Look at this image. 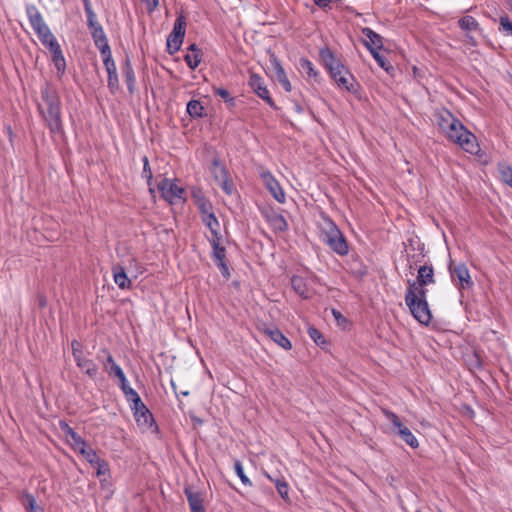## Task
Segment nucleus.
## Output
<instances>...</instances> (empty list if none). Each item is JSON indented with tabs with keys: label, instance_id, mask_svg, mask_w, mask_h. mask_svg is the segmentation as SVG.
Returning a JSON list of instances; mask_svg holds the SVG:
<instances>
[{
	"label": "nucleus",
	"instance_id": "nucleus-1",
	"mask_svg": "<svg viewBox=\"0 0 512 512\" xmlns=\"http://www.w3.org/2000/svg\"><path fill=\"white\" fill-rule=\"evenodd\" d=\"M319 58L324 67L329 72L331 78L340 88L346 89L348 92H356L358 83L355 82L354 76L338 59L329 47H323L319 51Z\"/></svg>",
	"mask_w": 512,
	"mask_h": 512
},
{
	"label": "nucleus",
	"instance_id": "nucleus-2",
	"mask_svg": "<svg viewBox=\"0 0 512 512\" xmlns=\"http://www.w3.org/2000/svg\"><path fill=\"white\" fill-rule=\"evenodd\" d=\"M43 103L40 105L43 117L53 134L54 138L64 137L62 131V120H61V103L57 96L53 95L48 89L43 91Z\"/></svg>",
	"mask_w": 512,
	"mask_h": 512
},
{
	"label": "nucleus",
	"instance_id": "nucleus-3",
	"mask_svg": "<svg viewBox=\"0 0 512 512\" xmlns=\"http://www.w3.org/2000/svg\"><path fill=\"white\" fill-rule=\"evenodd\" d=\"M443 133L450 141L458 144L466 152L478 154L480 148L475 135L468 131L457 118L455 119V123L449 124V128Z\"/></svg>",
	"mask_w": 512,
	"mask_h": 512
},
{
	"label": "nucleus",
	"instance_id": "nucleus-4",
	"mask_svg": "<svg viewBox=\"0 0 512 512\" xmlns=\"http://www.w3.org/2000/svg\"><path fill=\"white\" fill-rule=\"evenodd\" d=\"M324 220L326 226L323 229V241L338 255H347L349 247L345 236L329 217H324Z\"/></svg>",
	"mask_w": 512,
	"mask_h": 512
},
{
	"label": "nucleus",
	"instance_id": "nucleus-5",
	"mask_svg": "<svg viewBox=\"0 0 512 512\" xmlns=\"http://www.w3.org/2000/svg\"><path fill=\"white\" fill-rule=\"evenodd\" d=\"M405 303L412 316L422 325L428 326L432 320V313L427 300H416L412 291L405 293Z\"/></svg>",
	"mask_w": 512,
	"mask_h": 512
},
{
	"label": "nucleus",
	"instance_id": "nucleus-6",
	"mask_svg": "<svg viewBox=\"0 0 512 512\" xmlns=\"http://www.w3.org/2000/svg\"><path fill=\"white\" fill-rule=\"evenodd\" d=\"M186 17L183 12L179 13L171 33L167 37L166 51L173 55L180 50L186 33Z\"/></svg>",
	"mask_w": 512,
	"mask_h": 512
},
{
	"label": "nucleus",
	"instance_id": "nucleus-7",
	"mask_svg": "<svg viewBox=\"0 0 512 512\" xmlns=\"http://www.w3.org/2000/svg\"><path fill=\"white\" fill-rule=\"evenodd\" d=\"M72 356L83 373L88 375L91 379H95L98 374V367L93 360L85 357L83 344L77 340L71 342Z\"/></svg>",
	"mask_w": 512,
	"mask_h": 512
},
{
	"label": "nucleus",
	"instance_id": "nucleus-8",
	"mask_svg": "<svg viewBox=\"0 0 512 512\" xmlns=\"http://www.w3.org/2000/svg\"><path fill=\"white\" fill-rule=\"evenodd\" d=\"M38 38L42 42L44 46H46L53 56V61L58 70H61V67L64 68V58L62 56V50L57 42L56 38L50 32L48 26L41 29V32H36Z\"/></svg>",
	"mask_w": 512,
	"mask_h": 512
},
{
	"label": "nucleus",
	"instance_id": "nucleus-9",
	"mask_svg": "<svg viewBox=\"0 0 512 512\" xmlns=\"http://www.w3.org/2000/svg\"><path fill=\"white\" fill-rule=\"evenodd\" d=\"M384 414L393 424L394 432L411 448L416 449L419 443L411 430L402 424L400 418L394 412L384 410Z\"/></svg>",
	"mask_w": 512,
	"mask_h": 512
},
{
	"label": "nucleus",
	"instance_id": "nucleus-10",
	"mask_svg": "<svg viewBox=\"0 0 512 512\" xmlns=\"http://www.w3.org/2000/svg\"><path fill=\"white\" fill-rule=\"evenodd\" d=\"M211 172L214 176L215 181L222 188V190L231 195L234 190V184L230 179L229 172L226 167L220 162L218 157H215L212 161Z\"/></svg>",
	"mask_w": 512,
	"mask_h": 512
},
{
	"label": "nucleus",
	"instance_id": "nucleus-11",
	"mask_svg": "<svg viewBox=\"0 0 512 512\" xmlns=\"http://www.w3.org/2000/svg\"><path fill=\"white\" fill-rule=\"evenodd\" d=\"M449 272H450L452 281L457 285V287L460 290L472 288L473 281L471 279L469 270L464 263H460L458 265H453V263L450 262Z\"/></svg>",
	"mask_w": 512,
	"mask_h": 512
},
{
	"label": "nucleus",
	"instance_id": "nucleus-12",
	"mask_svg": "<svg viewBox=\"0 0 512 512\" xmlns=\"http://www.w3.org/2000/svg\"><path fill=\"white\" fill-rule=\"evenodd\" d=\"M157 188L160 191L161 196L171 204L175 203L177 199L184 198L185 189L178 186L168 178L162 179L158 183Z\"/></svg>",
	"mask_w": 512,
	"mask_h": 512
},
{
	"label": "nucleus",
	"instance_id": "nucleus-13",
	"mask_svg": "<svg viewBox=\"0 0 512 512\" xmlns=\"http://www.w3.org/2000/svg\"><path fill=\"white\" fill-rule=\"evenodd\" d=\"M249 86L252 88L254 93L263 99L271 108L275 110L278 109L260 75L252 73L249 78Z\"/></svg>",
	"mask_w": 512,
	"mask_h": 512
},
{
	"label": "nucleus",
	"instance_id": "nucleus-14",
	"mask_svg": "<svg viewBox=\"0 0 512 512\" xmlns=\"http://www.w3.org/2000/svg\"><path fill=\"white\" fill-rule=\"evenodd\" d=\"M260 212L275 232H284L288 229V223L284 216L276 212L273 207H262Z\"/></svg>",
	"mask_w": 512,
	"mask_h": 512
},
{
	"label": "nucleus",
	"instance_id": "nucleus-15",
	"mask_svg": "<svg viewBox=\"0 0 512 512\" xmlns=\"http://www.w3.org/2000/svg\"><path fill=\"white\" fill-rule=\"evenodd\" d=\"M266 189L271 193L275 200L279 203H285L286 196L285 193L280 186L279 182L273 177V175L269 172H263L260 175Z\"/></svg>",
	"mask_w": 512,
	"mask_h": 512
},
{
	"label": "nucleus",
	"instance_id": "nucleus-16",
	"mask_svg": "<svg viewBox=\"0 0 512 512\" xmlns=\"http://www.w3.org/2000/svg\"><path fill=\"white\" fill-rule=\"evenodd\" d=\"M101 353L106 357L105 360H102L105 371L110 376L113 375L119 379V386L127 383V379L122 368L116 364L112 354L107 349H102Z\"/></svg>",
	"mask_w": 512,
	"mask_h": 512
},
{
	"label": "nucleus",
	"instance_id": "nucleus-17",
	"mask_svg": "<svg viewBox=\"0 0 512 512\" xmlns=\"http://www.w3.org/2000/svg\"><path fill=\"white\" fill-rule=\"evenodd\" d=\"M95 46L100 50L103 57L111 55L108 39L101 24L89 28Z\"/></svg>",
	"mask_w": 512,
	"mask_h": 512
},
{
	"label": "nucleus",
	"instance_id": "nucleus-18",
	"mask_svg": "<svg viewBox=\"0 0 512 512\" xmlns=\"http://www.w3.org/2000/svg\"><path fill=\"white\" fill-rule=\"evenodd\" d=\"M131 410L133 411V415L138 426L149 428L153 424H155V420L152 413L143 403V401L140 403L139 406H131Z\"/></svg>",
	"mask_w": 512,
	"mask_h": 512
},
{
	"label": "nucleus",
	"instance_id": "nucleus-19",
	"mask_svg": "<svg viewBox=\"0 0 512 512\" xmlns=\"http://www.w3.org/2000/svg\"><path fill=\"white\" fill-rule=\"evenodd\" d=\"M103 63L108 74V87L112 93H115L119 89V81L112 54L103 57Z\"/></svg>",
	"mask_w": 512,
	"mask_h": 512
},
{
	"label": "nucleus",
	"instance_id": "nucleus-20",
	"mask_svg": "<svg viewBox=\"0 0 512 512\" xmlns=\"http://www.w3.org/2000/svg\"><path fill=\"white\" fill-rule=\"evenodd\" d=\"M361 32L367 38V40L363 41V45L369 52L370 49L378 51L383 48V37L380 34L376 33L369 27L362 28Z\"/></svg>",
	"mask_w": 512,
	"mask_h": 512
},
{
	"label": "nucleus",
	"instance_id": "nucleus-21",
	"mask_svg": "<svg viewBox=\"0 0 512 512\" xmlns=\"http://www.w3.org/2000/svg\"><path fill=\"white\" fill-rule=\"evenodd\" d=\"M407 283H416L417 286H427L435 283L434 269L432 265H422L418 269L416 280H408Z\"/></svg>",
	"mask_w": 512,
	"mask_h": 512
},
{
	"label": "nucleus",
	"instance_id": "nucleus-22",
	"mask_svg": "<svg viewBox=\"0 0 512 512\" xmlns=\"http://www.w3.org/2000/svg\"><path fill=\"white\" fill-rule=\"evenodd\" d=\"M263 332L281 348L285 350H290L292 348L291 341L277 327L266 326L264 327Z\"/></svg>",
	"mask_w": 512,
	"mask_h": 512
},
{
	"label": "nucleus",
	"instance_id": "nucleus-23",
	"mask_svg": "<svg viewBox=\"0 0 512 512\" xmlns=\"http://www.w3.org/2000/svg\"><path fill=\"white\" fill-rule=\"evenodd\" d=\"M184 494L189 503L191 512H206L201 493L194 491L190 486H185Z\"/></svg>",
	"mask_w": 512,
	"mask_h": 512
},
{
	"label": "nucleus",
	"instance_id": "nucleus-24",
	"mask_svg": "<svg viewBox=\"0 0 512 512\" xmlns=\"http://www.w3.org/2000/svg\"><path fill=\"white\" fill-rule=\"evenodd\" d=\"M26 14L35 33L41 32V29L47 26L42 18L41 13L34 5H26Z\"/></svg>",
	"mask_w": 512,
	"mask_h": 512
},
{
	"label": "nucleus",
	"instance_id": "nucleus-25",
	"mask_svg": "<svg viewBox=\"0 0 512 512\" xmlns=\"http://www.w3.org/2000/svg\"><path fill=\"white\" fill-rule=\"evenodd\" d=\"M66 443H68L70 447L79 454L81 451H84V448L88 445L87 442L68 424H66Z\"/></svg>",
	"mask_w": 512,
	"mask_h": 512
},
{
	"label": "nucleus",
	"instance_id": "nucleus-26",
	"mask_svg": "<svg viewBox=\"0 0 512 512\" xmlns=\"http://www.w3.org/2000/svg\"><path fill=\"white\" fill-rule=\"evenodd\" d=\"M122 73L127 84V89L131 95L135 92L136 86V78L135 73L131 64L129 57L125 58V61L122 65Z\"/></svg>",
	"mask_w": 512,
	"mask_h": 512
},
{
	"label": "nucleus",
	"instance_id": "nucleus-27",
	"mask_svg": "<svg viewBox=\"0 0 512 512\" xmlns=\"http://www.w3.org/2000/svg\"><path fill=\"white\" fill-rule=\"evenodd\" d=\"M434 117L439 129L442 132L449 128V124L455 123L456 119V117L447 109L438 110Z\"/></svg>",
	"mask_w": 512,
	"mask_h": 512
},
{
	"label": "nucleus",
	"instance_id": "nucleus-28",
	"mask_svg": "<svg viewBox=\"0 0 512 512\" xmlns=\"http://www.w3.org/2000/svg\"><path fill=\"white\" fill-rule=\"evenodd\" d=\"M115 283L120 289H129L132 285L131 280L128 278L125 269L121 265H115L112 269Z\"/></svg>",
	"mask_w": 512,
	"mask_h": 512
},
{
	"label": "nucleus",
	"instance_id": "nucleus-29",
	"mask_svg": "<svg viewBox=\"0 0 512 512\" xmlns=\"http://www.w3.org/2000/svg\"><path fill=\"white\" fill-rule=\"evenodd\" d=\"M291 285L296 294H298L303 299H308L310 297L307 283L303 277L294 275L291 278Z\"/></svg>",
	"mask_w": 512,
	"mask_h": 512
},
{
	"label": "nucleus",
	"instance_id": "nucleus-30",
	"mask_svg": "<svg viewBox=\"0 0 512 512\" xmlns=\"http://www.w3.org/2000/svg\"><path fill=\"white\" fill-rule=\"evenodd\" d=\"M187 113L193 119L203 118L206 116L205 108L199 100H190L187 103Z\"/></svg>",
	"mask_w": 512,
	"mask_h": 512
},
{
	"label": "nucleus",
	"instance_id": "nucleus-31",
	"mask_svg": "<svg viewBox=\"0 0 512 512\" xmlns=\"http://www.w3.org/2000/svg\"><path fill=\"white\" fill-rule=\"evenodd\" d=\"M300 70L305 72L308 77L313 78L315 82H320V74L314 69V66L307 58H300L299 61Z\"/></svg>",
	"mask_w": 512,
	"mask_h": 512
},
{
	"label": "nucleus",
	"instance_id": "nucleus-32",
	"mask_svg": "<svg viewBox=\"0 0 512 512\" xmlns=\"http://www.w3.org/2000/svg\"><path fill=\"white\" fill-rule=\"evenodd\" d=\"M120 388H121L122 392L124 393L126 400L131 404L130 407L140 405L142 400H141L139 394L136 392V390H134L133 388H131L128 385V382L125 383L124 385H120Z\"/></svg>",
	"mask_w": 512,
	"mask_h": 512
},
{
	"label": "nucleus",
	"instance_id": "nucleus-33",
	"mask_svg": "<svg viewBox=\"0 0 512 512\" xmlns=\"http://www.w3.org/2000/svg\"><path fill=\"white\" fill-rule=\"evenodd\" d=\"M21 504L28 512H42V508L37 505V502L33 495L24 493L21 497Z\"/></svg>",
	"mask_w": 512,
	"mask_h": 512
},
{
	"label": "nucleus",
	"instance_id": "nucleus-34",
	"mask_svg": "<svg viewBox=\"0 0 512 512\" xmlns=\"http://www.w3.org/2000/svg\"><path fill=\"white\" fill-rule=\"evenodd\" d=\"M213 93L214 95L221 97L227 104L228 108L232 109L236 106L235 97L231 96L227 89L223 87H213Z\"/></svg>",
	"mask_w": 512,
	"mask_h": 512
},
{
	"label": "nucleus",
	"instance_id": "nucleus-35",
	"mask_svg": "<svg viewBox=\"0 0 512 512\" xmlns=\"http://www.w3.org/2000/svg\"><path fill=\"white\" fill-rule=\"evenodd\" d=\"M275 487H276L278 494L284 501H287V502L290 501L289 486L283 477L275 479Z\"/></svg>",
	"mask_w": 512,
	"mask_h": 512
},
{
	"label": "nucleus",
	"instance_id": "nucleus-36",
	"mask_svg": "<svg viewBox=\"0 0 512 512\" xmlns=\"http://www.w3.org/2000/svg\"><path fill=\"white\" fill-rule=\"evenodd\" d=\"M459 27L465 31L477 30L479 23L472 16H464L458 21Z\"/></svg>",
	"mask_w": 512,
	"mask_h": 512
},
{
	"label": "nucleus",
	"instance_id": "nucleus-37",
	"mask_svg": "<svg viewBox=\"0 0 512 512\" xmlns=\"http://www.w3.org/2000/svg\"><path fill=\"white\" fill-rule=\"evenodd\" d=\"M370 53L373 56V58L375 59V61L377 62V64L382 69H384L386 72L390 73L391 71L394 70V67L391 65V63L383 55H381L379 53V50L378 51H374V50L370 49Z\"/></svg>",
	"mask_w": 512,
	"mask_h": 512
},
{
	"label": "nucleus",
	"instance_id": "nucleus-38",
	"mask_svg": "<svg viewBox=\"0 0 512 512\" xmlns=\"http://www.w3.org/2000/svg\"><path fill=\"white\" fill-rule=\"evenodd\" d=\"M407 284H408V286L406 289V293H409L410 291H412V294H414L416 296V300L417 299L427 300L426 299V295H427L426 286H417L416 283H407Z\"/></svg>",
	"mask_w": 512,
	"mask_h": 512
},
{
	"label": "nucleus",
	"instance_id": "nucleus-39",
	"mask_svg": "<svg viewBox=\"0 0 512 512\" xmlns=\"http://www.w3.org/2000/svg\"><path fill=\"white\" fill-rule=\"evenodd\" d=\"M197 208L199 210L201 219L204 216L214 214L213 206L209 199H200L197 201Z\"/></svg>",
	"mask_w": 512,
	"mask_h": 512
},
{
	"label": "nucleus",
	"instance_id": "nucleus-40",
	"mask_svg": "<svg viewBox=\"0 0 512 512\" xmlns=\"http://www.w3.org/2000/svg\"><path fill=\"white\" fill-rule=\"evenodd\" d=\"M308 334L310 338L313 339V341L319 346L327 343L323 334L315 327H309Z\"/></svg>",
	"mask_w": 512,
	"mask_h": 512
},
{
	"label": "nucleus",
	"instance_id": "nucleus-41",
	"mask_svg": "<svg viewBox=\"0 0 512 512\" xmlns=\"http://www.w3.org/2000/svg\"><path fill=\"white\" fill-rule=\"evenodd\" d=\"M234 469H235V472H236L237 476L240 478L241 482L244 485L252 486V483H251L250 479L244 473L243 466H242V464H241V462L239 460L235 461Z\"/></svg>",
	"mask_w": 512,
	"mask_h": 512
},
{
	"label": "nucleus",
	"instance_id": "nucleus-42",
	"mask_svg": "<svg viewBox=\"0 0 512 512\" xmlns=\"http://www.w3.org/2000/svg\"><path fill=\"white\" fill-rule=\"evenodd\" d=\"M201 220L210 231L220 229V223L215 214L204 216Z\"/></svg>",
	"mask_w": 512,
	"mask_h": 512
},
{
	"label": "nucleus",
	"instance_id": "nucleus-43",
	"mask_svg": "<svg viewBox=\"0 0 512 512\" xmlns=\"http://www.w3.org/2000/svg\"><path fill=\"white\" fill-rule=\"evenodd\" d=\"M184 60L188 67L192 70L196 69L201 63L202 58H200V54H191L188 53L184 56Z\"/></svg>",
	"mask_w": 512,
	"mask_h": 512
},
{
	"label": "nucleus",
	"instance_id": "nucleus-44",
	"mask_svg": "<svg viewBox=\"0 0 512 512\" xmlns=\"http://www.w3.org/2000/svg\"><path fill=\"white\" fill-rule=\"evenodd\" d=\"M80 454L91 464L94 465L100 459L96 452L90 447L86 446L84 451H81Z\"/></svg>",
	"mask_w": 512,
	"mask_h": 512
},
{
	"label": "nucleus",
	"instance_id": "nucleus-45",
	"mask_svg": "<svg viewBox=\"0 0 512 512\" xmlns=\"http://www.w3.org/2000/svg\"><path fill=\"white\" fill-rule=\"evenodd\" d=\"M212 257L214 261L226 260V248L222 245L212 246Z\"/></svg>",
	"mask_w": 512,
	"mask_h": 512
},
{
	"label": "nucleus",
	"instance_id": "nucleus-46",
	"mask_svg": "<svg viewBox=\"0 0 512 512\" xmlns=\"http://www.w3.org/2000/svg\"><path fill=\"white\" fill-rule=\"evenodd\" d=\"M143 162V171H142V177L146 178L148 185L151 184L153 174L150 168L149 159L147 156H144L142 158Z\"/></svg>",
	"mask_w": 512,
	"mask_h": 512
},
{
	"label": "nucleus",
	"instance_id": "nucleus-47",
	"mask_svg": "<svg viewBox=\"0 0 512 512\" xmlns=\"http://www.w3.org/2000/svg\"><path fill=\"white\" fill-rule=\"evenodd\" d=\"M215 264L219 268L222 276L228 280L231 277V273L227 264V260L215 261Z\"/></svg>",
	"mask_w": 512,
	"mask_h": 512
},
{
	"label": "nucleus",
	"instance_id": "nucleus-48",
	"mask_svg": "<svg viewBox=\"0 0 512 512\" xmlns=\"http://www.w3.org/2000/svg\"><path fill=\"white\" fill-rule=\"evenodd\" d=\"M270 63H271V66H272L273 70L275 71L276 75H278L281 72L285 71L284 68L281 65L280 60L278 59V57L274 53H272L270 55Z\"/></svg>",
	"mask_w": 512,
	"mask_h": 512
},
{
	"label": "nucleus",
	"instance_id": "nucleus-49",
	"mask_svg": "<svg viewBox=\"0 0 512 512\" xmlns=\"http://www.w3.org/2000/svg\"><path fill=\"white\" fill-rule=\"evenodd\" d=\"M278 82L282 85V87L285 89V91L290 92L292 89L291 83L286 75V72H281L280 74L276 75Z\"/></svg>",
	"mask_w": 512,
	"mask_h": 512
},
{
	"label": "nucleus",
	"instance_id": "nucleus-50",
	"mask_svg": "<svg viewBox=\"0 0 512 512\" xmlns=\"http://www.w3.org/2000/svg\"><path fill=\"white\" fill-rule=\"evenodd\" d=\"M501 175H502V179L503 181L509 185L510 187H512V167L511 166H504L502 169H501Z\"/></svg>",
	"mask_w": 512,
	"mask_h": 512
},
{
	"label": "nucleus",
	"instance_id": "nucleus-51",
	"mask_svg": "<svg viewBox=\"0 0 512 512\" xmlns=\"http://www.w3.org/2000/svg\"><path fill=\"white\" fill-rule=\"evenodd\" d=\"M211 232V238H209V242L211 244V246H215L216 244L217 245H221V241H222V235L220 233V230L219 229H214Z\"/></svg>",
	"mask_w": 512,
	"mask_h": 512
},
{
	"label": "nucleus",
	"instance_id": "nucleus-52",
	"mask_svg": "<svg viewBox=\"0 0 512 512\" xmlns=\"http://www.w3.org/2000/svg\"><path fill=\"white\" fill-rule=\"evenodd\" d=\"M500 28L512 35V21L507 15L500 17Z\"/></svg>",
	"mask_w": 512,
	"mask_h": 512
},
{
	"label": "nucleus",
	"instance_id": "nucleus-53",
	"mask_svg": "<svg viewBox=\"0 0 512 512\" xmlns=\"http://www.w3.org/2000/svg\"><path fill=\"white\" fill-rule=\"evenodd\" d=\"M93 466L97 468L98 475H105L109 471L107 462L102 459H99Z\"/></svg>",
	"mask_w": 512,
	"mask_h": 512
},
{
	"label": "nucleus",
	"instance_id": "nucleus-54",
	"mask_svg": "<svg viewBox=\"0 0 512 512\" xmlns=\"http://www.w3.org/2000/svg\"><path fill=\"white\" fill-rule=\"evenodd\" d=\"M85 13L87 16V25L89 28L100 24L97 22L96 15L92 9L85 11Z\"/></svg>",
	"mask_w": 512,
	"mask_h": 512
},
{
	"label": "nucleus",
	"instance_id": "nucleus-55",
	"mask_svg": "<svg viewBox=\"0 0 512 512\" xmlns=\"http://www.w3.org/2000/svg\"><path fill=\"white\" fill-rule=\"evenodd\" d=\"M332 314H333L335 320L337 321L338 325H343V324L347 323V319L341 314L340 311H338L336 309H332Z\"/></svg>",
	"mask_w": 512,
	"mask_h": 512
},
{
	"label": "nucleus",
	"instance_id": "nucleus-56",
	"mask_svg": "<svg viewBox=\"0 0 512 512\" xmlns=\"http://www.w3.org/2000/svg\"><path fill=\"white\" fill-rule=\"evenodd\" d=\"M192 196H193V198H194V200H195V204H196V205H197V201H198V200H200V199H207V198L203 195V193H202L201 189H194V190L192 191Z\"/></svg>",
	"mask_w": 512,
	"mask_h": 512
},
{
	"label": "nucleus",
	"instance_id": "nucleus-57",
	"mask_svg": "<svg viewBox=\"0 0 512 512\" xmlns=\"http://www.w3.org/2000/svg\"><path fill=\"white\" fill-rule=\"evenodd\" d=\"M188 51L191 52V54H200V58H202V50L198 48V46L195 43H192L188 46Z\"/></svg>",
	"mask_w": 512,
	"mask_h": 512
},
{
	"label": "nucleus",
	"instance_id": "nucleus-58",
	"mask_svg": "<svg viewBox=\"0 0 512 512\" xmlns=\"http://www.w3.org/2000/svg\"><path fill=\"white\" fill-rule=\"evenodd\" d=\"M148 5V10L151 12L155 10L159 5V0H146Z\"/></svg>",
	"mask_w": 512,
	"mask_h": 512
},
{
	"label": "nucleus",
	"instance_id": "nucleus-59",
	"mask_svg": "<svg viewBox=\"0 0 512 512\" xmlns=\"http://www.w3.org/2000/svg\"><path fill=\"white\" fill-rule=\"evenodd\" d=\"M332 0H314L315 5H317L319 8H325L327 7Z\"/></svg>",
	"mask_w": 512,
	"mask_h": 512
},
{
	"label": "nucleus",
	"instance_id": "nucleus-60",
	"mask_svg": "<svg viewBox=\"0 0 512 512\" xmlns=\"http://www.w3.org/2000/svg\"><path fill=\"white\" fill-rule=\"evenodd\" d=\"M82 2H83L85 11L92 9L90 0H82Z\"/></svg>",
	"mask_w": 512,
	"mask_h": 512
},
{
	"label": "nucleus",
	"instance_id": "nucleus-61",
	"mask_svg": "<svg viewBox=\"0 0 512 512\" xmlns=\"http://www.w3.org/2000/svg\"><path fill=\"white\" fill-rule=\"evenodd\" d=\"M345 10H347L350 13H355L356 15H360L358 12L355 11V9L353 7L346 6Z\"/></svg>",
	"mask_w": 512,
	"mask_h": 512
},
{
	"label": "nucleus",
	"instance_id": "nucleus-62",
	"mask_svg": "<svg viewBox=\"0 0 512 512\" xmlns=\"http://www.w3.org/2000/svg\"><path fill=\"white\" fill-rule=\"evenodd\" d=\"M474 357L476 358V366L481 367V361H480V357L478 356V354L475 353Z\"/></svg>",
	"mask_w": 512,
	"mask_h": 512
},
{
	"label": "nucleus",
	"instance_id": "nucleus-63",
	"mask_svg": "<svg viewBox=\"0 0 512 512\" xmlns=\"http://www.w3.org/2000/svg\"><path fill=\"white\" fill-rule=\"evenodd\" d=\"M295 110L298 112V113H301L303 111V108L300 104L298 103H295Z\"/></svg>",
	"mask_w": 512,
	"mask_h": 512
},
{
	"label": "nucleus",
	"instance_id": "nucleus-64",
	"mask_svg": "<svg viewBox=\"0 0 512 512\" xmlns=\"http://www.w3.org/2000/svg\"><path fill=\"white\" fill-rule=\"evenodd\" d=\"M266 477L275 484V479L274 477H272L271 475H269L268 473H265Z\"/></svg>",
	"mask_w": 512,
	"mask_h": 512
}]
</instances>
